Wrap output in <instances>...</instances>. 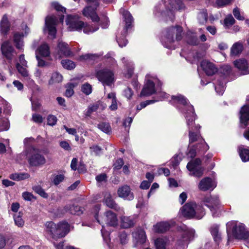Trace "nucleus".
<instances>
[{
	"mask_svg": "<svg viewBox=\"0 0 249 249\" xmlns=\"http://www.w3.org/2000/svg\"><path fill=\"white\" fill-rule=\"evenodd\" d=\"M172 99L174 103H179L183 106V110L189 127V143L197 142L196 145L190 149L188 155L193 158L197 152L202 153L206 152L209 149V146L202 138L199 132H197L200 126L198 124L193 126L195 119L193 106L188 104V100L180 94L173 96Z\"/></svg>",
	"mask_w": 249,
	"mask_h": 249,
	"instance_id": "nucleus-1",
	"label": "nucleus"
},
{
	"mask_svg": "<svg viewBox=\"0 0 249 249\" xmlns=\"http://www.w3.org/2000/svg\"><path fill=\"white\" fill-rule=\"evenodd\" d=\"M66 23L69 31H81L83 29V32L86 34L93 33L99 28V25H89L84 23L76 15H68Z\"/></svg>",
	"mask_w": 249,
	"mask_h": 249,
	"instance_id": "nucleus-2",
	"label": "nucleus"
},
{
	"mask_svg": "<svg viewBox=\"0 0 249 249\" xmlns=\"http://www.w3.org/2000/svg\"><path fill=\"white\" fill-rule=\"evenodd\" d=\"M226 226L228 242L232 239L231 235H230V232L231 231L233 237L245 240L247 246L249 248V232L246 231L244 224L232 221L228 222Z\"/></svg>",
	"mask_w": 249,
	"mask_h": 249,
	"instance_id": "nucleus-3",
	"label": "nucleus"
},
{
	"mask_svg": "<svg viewBox=\"0 0 249 249\" xmlns=\"http://www.w3.org/2000/svg\"><path fill=\"white\" fill-rule=\"evenodd\" d=\"M45 226L46 232L54 240L65 237L70 231V225L65 221L57 224L52 221L47 222Z\"/></svg>",
	"mask_w": 249,
	"mask_h": 249,
	"instance_id": "nucleus-4",
	"label": "nucleus"
},
{
	"mask_svg": "<svg viewBox=\"0 0 249 249\" xmlns=\"http://www.w3.org/2000/svg\"><path fill=\"white\" fill-rule=\"evenodd\" d=\"M182 28L178 25L172 26L166 30L161 38L162 44L166 48L172 49L171 44L175 40L179 41L182 37Z\"/></svg>",
	"mask_w": 249,
	"mask_h": 249,
	"instance_id": "nucleus-5",
	"label": "nucleus"
},
{
	"mask_svg": "<svg viewBox=\"0 0 249 249\" xmlns=\"http://www.w3.org/2000/svg\"><path fill=\"white\" fill-rule=\"evenodd\" d=\"M181 214L185 217L201 219L205 214L203 208L200 205H196L193 202H188L180 209Z\"/></svg>",
	"mask_w": 249,
	"mask_h": 249,
	"instance_id": "nucleus-6",
	"label": "nucleus"
},
{
	"mask_svg": "<svg viewBox=\"0 0 249 249\" xmlns=\"http://www.w3.org/2000/svg\"><path fill=\"white\" fill-rule=\"evenodd\" d=\"M165 9L162 10L161 15L169 17L172 20L174 18L175 12L184 9L185 6L180 0H162Z\"/></svg>",
	"mask_w": 249,
	"mask_h": 249,
	"instance_id": "nucleus-7",
	"label": "nucleus"
},
{
	"mask_svg": "<svg viewBox=\"0 0 249 249\" xmlns=\"http://www.w3.org/2000/svg\"><path fill=\"white\" fill-rule=\"evenodd\" d=\"M182 231L181 237L178 240L177 249H184L189 242L192 240L195 235V231L193 229H189L185 225L180 227Z\"/></svg>",
	"mask_w": 249,
	"mask_h": 249,
	"instance_id": "nucleus-8",
	"label": "nucleus"
},
{
	"mask_svg": "<svg viewBox=\"0 0 249 249\" xmlns=\"http://www.w3.org/2000/svg\"><path fill=\"white\" fill-rule=\"evenodd\" d=\"M88 5L85 7L82 14L84 16L90 18L93 22H98L99 18L96 13L97 7L99 6L98 0H85Z\"/></svg>",
	"mask_w": 249,
	"mask_h": 249,
	"instance_id": "nucleus-9",
	"label": "nucleus"
},
{
	"mask_svg": "<svg viewBox=\"0 0 249 249\" xmlns=\"http://www.w3.org/2000/svg\"><path fill=\"white\" fill-rule=\"evenodd\" d=\"M96 76L104 86L111 87L113 85L115 79L113 73L109 70L103 69L97 71Z\"/></svg>",
	"mask_w": 249,
	"mask_h": 249,
	"instance_id": "nucleus-10",
	"label": "nucleus"
},
{
	"mask_svg": "<svg viewBox=\"0 0 249 249\" xmlns=\"http://www.w3.org/2000/svg\"><path fill=\"white\" fill-rule=\"evenodd\" d=\"M158 79L149 75L146 76V82L141 93V96H150L156 92L155 84H158Z\"/></svg>",
	"mask_w": 249,
	"mask_h": 249,
	"instance_id": "nucleus-11",
	"label": "nucleus"
},
{
	"mask_svg": "<svg viewBox=\"0 0 249 249\" xmlns=\"http://www.w3.org/2000/svg\"><path fill=\"white\" fill-rule=\"evenodd\" d=\"M57 22V19L55 16H48L46 18L45 27L44 31L45 32H48L49 36L52 38L55 37Z\"/></svg>",
	"mask_w": 249,
	"mask_h": 249,
	"instance_id": "nucleus-12",
	"label": "nucleus"
},
{
	"mask_svg": "<svg viewBox=\"0 0 249 249\" xmlns=\"http://www.w3.org/2000/svg\"><path fill=\"white\" fill-rule=\"evenodd\" d=\"M31 154L28 158L29 164L33 166H38L46 163L45 157L35 149H32Z\"/></svg>",
	"mask_w": 249,
	"mask_h": 249,
	"instance_id": "nucleus-13",
	"label": "nucleus"
},
{
	"mask_svg": "<svg viewBox=\"0 0 249 249\" xmlns=\"http://www.w3.org/2000/svg\"><path fill=\"white\" fill-rule=\"evenodd\" d=\"M204 202L212 212L213 216L217 213L220 206V201L217 196H210L205 197Z\"/></svg>",
	"mask_w": 249,
	"mask_h": 249,
	"instance_id": "nucleus-14",
	"label": "nucleus"
},
{
	"mask_svg": "<svg viewBox=\"0 0 249 249\" xmlns=\"http://www.w3.org/2000/svg\"><path fill=\"white\" fill-rule=\"evenodd\" d=\"M201 160L196 159L189 162L187 165V169L191 172V175L196 177H200L203 174V169L200 167Z\"/></svg>",
	"mask_w": 249,
	"mask_h": 249,
	"instance_id": "nucleus-15",
	"label": "nucleus"
},
{
	"mask_svg": "<svg viewBox=\"0 0 249 249\" xmlns=\"http://www.w3.org/2000/svg\"><path fill=\"white\" fill-rule=\"evenodd\" d=\"M135 246L138 247L146 242V235L144 231L141 229H137L132 233Z\"/></svg>",
	"mask_w": 249,
	"mask_h": 249,
	"instance_id": "nucleus-16",
	"label": "nucleus"
},
{
	"mask_svg": "<svg viewBox=\"0 0 249 249\" xmlns=\"http://www.w3.org/2000/svg\"><path fill=\"white\" fill-rule=\"evenodd\" d=\"M175 224V222L173 220L158 222L153 226V230L155 232L162 233L169 230Z\"/></svg>",
	"mask_w": 249,
	"mask_h": 249,
	"instance_id": "nucleus-17",
	"label": "nucleus"
},
{
	"mask_svg": "<svg viewBox=\"0 0 249 249\" xmlns=\"http://www.w3.org/2000/svg\"><path fill=\"white\" fill-rule=\"evenodd\" d=\"M57 53L60 58L68 57L72 54L68 45L60 40L58 42Z\"/></svg>",
	"mask_w": 249,
	"mask_h": 249,
	"instance_id": "nucleus-18",
	"label": "nucleus"
},
{
	"mask_svg": "<svg viewBox=\"0 0 249 249\" xmlns=\"http://www.w3.org/2000/svg\"><path fill=\"white\" fill-rule=\"evenodd\" d=\"M1 49L3 55L8 59H11L16 54L11 43L8 41L3 43Z\"/></svg>",
	"mask_w": 249,
	"mask_h": 249,
	"instance_id": "nucleus-19",
	"label": "nucleus"
},
{
	"mask_svg": "<svg viewBox=\"0 0 249 249\" xmlns=\"http://www.w3.org/2000/svg\"><path fill=\"white\" fill-rule=\"evenodd\" d=\"M216 186V182L210 178L202 179L198 184V188L203 191L213 190Z\"/></svg>",
	"mask_w": 249,
	"mask_h": 249,
	"instance_id": "nucleus-20",
	"label": "nucleus"
},
{
	"mask_svg": "<svg viewBox=\"0 0 249 249\" xmlns=\"http://www.w3.org/2000/svg\"><path fill=\"white\" fill-rule=\"evenodd\" d=\"M233 64L243 74H249V63L246 59L242 58L236 60Z\"/></svg>",
	"mask_w": 249,
	"mask_h": 249,
	"instance_id": "nucleus-21",
	"label": "nucleus"
},
{
	"mask_svg": "<svg viewBox=\"0 0 249 249\" xmlns=\"http://www.w3.org/2000/svg\"><path fill=\"white\" fill-rule=\"evenodd\" d=\"M117 193L119 197L126 200H131L134 197L133 194L131 192L129 186L127 185H124L119 188Z\"/></svg>",
	"mask_w": 249,
	"mask_h": 249,
	"instance_id": "nucleus-22",
	"label": "nucleus"
},
{
	"mask_svg": "<svg viewBox=\"0 0 249 249\" xmlns=\"http://www.w3.org/2000/svg\"><path fill=\"white\" fill-rule=\"evenodd\" d=\"M103 218L106 223L109 226L115 227L118 224L116 214L111 211L106 212Z\"/></svg>",
	"mask_w": 249,
	"mask_h": 249,
	"instance_id": "nucleus-23",
	"label": "nucleus"
},
{
	"mask_svg": "<svg viewBox=\"0 0 249 249\" xmlns=\"http://www.w3.org/2000/svg\"><path fill=\"white\" fill-rule=\"evenodd\" d=\"M201 67L208 75H212L217 71L214 65L208 60H203L201 63Z\"/></svg>",
	"mask_w": 249,
	"mask_h": 249,
	"instance_id": "nucleus-24",
	"label": "nucleus"
},
{
	"mask_svg": "<svg viewBox=\"0 0 249 249\" xmlns=\"http://www.w3.org/2000/svg\"><path fill=\"white\" fill-rule=\"evenodd\" d=\"M120 13L122 14L125 22V26L124 29V34H126L133 21V17L129 12L125 11L124 9H121Z\"/></svg>",
	"mask_w": 249,
	"mask_h": 249,
	"instance_id": "nucleus-25",
	"label": "nucleus"
},
{
	"mask_svg": "<svg viewBox=\"0 0 249 249\" xmlns=\"http://www.w3.org/2000/svg\"><path fill=\"white\" fill-rule=\"evenodd\" d=\"M240 119L241 123L245 126L248 125V122L249 121V105L242 107L240 112Z\"/></svg>",
	"mask_w": 249,
	"mask_h": 249,
	"instance_id": "nucleus-26",
	"label": "nucleus"
},
{
	"mask_svg": "<svg viewBox=\"0 0 249 249\" xmlns=\"http://www.w3.org/2000/svg\"><path fill=\"white\" fill-rule=\"evenodd\" d=\"M243 49V44L242 42L238 41L234 43L231 48V55L232 56H239L242 52Z\"/></svg>",
	"mask_w": 249,
	"mask_h": 249,
	"instance_id": "nucleus-27",
	"label": "nucleus"
},
{
	"mask_svg": "<svg viewBox=\"0 0 249 249\" xmlns=\"http://www.w3.org/2000/svg\"><path fill=\"white\" fill-rule=\"evenodd\" d=\"M104 202L106 205L110 208L113 209L117 211H119L121 210L120 207L118 206L111 198V195L107 193L105 195Z\"/></svg>",
	"mask_w": 249,
	"mask_h": 249,
	"instance_id": "nucleus-28",
	"label": "nucleus"
},
{
	"mask_svg": "<svg viewBox=\"0 0 249 249\" xmlns=\"http://www.w3.org/2000/svg\"><path fill=\"white\" fill-rule=\"evenodd\" d=\"M64 212H69L73 214L80 215L83 213V209L78 206L68 204L64 207Z\"/></svg>",
	"mask_w": 249,
	"mask_h": 249,
	"instance_id": "nucleus-29",
	"label": "nucleus"
},
{
	"mask_svg": "<svg viewBox=\"0 0 249 249\" xmlns=\"http://www.w3.org/2000/svg\"><path fill=\"white\" fill-rule=\"evenodd\" d=\"M50 51L48 45L46 43H42L37 49L36 54H39L43 57H47L50 55Z\"/></svg>",
	"mask_w": 249,
	"mask_h": 249,
	"instance_id": "nucleus-30",
	"label": "nucleus"
},
{
	"mask_svg": "<svg viewBox=\"0 0 249 249\" xmlns=\"http://www.w3.org/2000/svg\"><path fill=\"white\" fill-rule=\"evenodd\" d=\"M24 35L22 33H15L14 35V42L16 48L18 49L21 50L23 47V37Z\"/></svg>",
	"mask_w": 249,
	"mask_h": 249,
	"instance_id": "nucleus-31",
	"label": "nucleus"
},
{
	"mask_svg": "<svg viewBox=\"0 0 249 249\" xmlns=\"http://www.w3.org/2000/svg\"><path fill=\"white\" fill-rule=\"evenodd\" d=\"M16 67L18 72L21 74V75L25 79L27 80H30L31 82H32V80H31L29 71L26 69L27 67L21 66L19 63H17L16 65Z\"/></svg>",
	"mask_w": 249,
	"mask_h": 249,
	"instance_id": "nucleus-32",
	"label": "nucleus"
},
{
	"mask_svg": "<svg viewBox=\"0 0 249 249\" xmlns=\"http://www.w3.org/2000/svg\"><path fill=\"white\" fill-rule=\"evenodd\" d=\"M169 240L167 238H159L155 241V245L156 249H166V246L168 244Z\"/></svg>",
	"mask_w": 249,
	"mask_h": 249,
	"instance_id": "nucleus-33",
	"label": "nucleus"
},
{
	"mask_svg": "<svg viewBox=\"0 0 249 249\" xmlns=\"http://www.w3.org/2000/svg\"><path fill=\"white\" fill-rule=\"evenodd\" d=\"M121 225L124 228H129L133 226L134 220L131 217L122 216L121 218Z\"/></svg>",
	"mask_w": 249,
	"mask_h": 249,
	"instance_id": "nucleus-34",
	"label": "nucleus"
},
{
	"mask_svg": "<svg viewBox=\"0 0 249 249\" xmlns=\"http://www.w3.org/2000/svg\"><path fill=\"white\" fill-rule=\"evenodd\" d=\"M10 24L8 21V17L4 15L0 22V30L3 33H6L8 30Z\"/></svg>",
	"mask_w": 249,
	"mask_h": 249,
	"instance_id": "nucleus-35",
	"label": "nucleus"
},
{
	"mask_svg": "<svg viewBox=\"0 0 249 249\" xmlns=\"http://www.w3.org/2000/svg\"><path fill=\"white\" fill-rule=\"evenodd\" d=\"M239 153L243 161L246 162L249 160V150L248 148L241 146L239 147Z\"/></svg>",
	"mask_w": 249,
	"mask_h": 249,
	"instance_id": "nucleus-36",
	"label": "nucleus"
},
{
	"mask_svg": "<svg viewBox=\"0 0 249 249\" xmlns=\"http://www.w3.org/2000/svg\"><path fill=\"white\" fill-rule=\"evenodd\" d=\"M107 97L108 99L111 100V104L109 107L110 110H116L118 108V105L115 93L114 92L109 93L107 94Z\"/></svg>",
	"mask_w": 249,
	"mask_h": 249,
	"instance_id": "nucleus-37",
	"label": "nucleus"
},
{
	"mask_svg": "<svg viewBox=\"0 0 249 249\" xmlns=\"http://www.w3.org/2000/svg\"><path fill=\"white\" fill-rule=\"evenodd\" d=\"M210 231L214 240L216 243H219L221 240V236L218 232V226L217 225H213L211 228Z\"/></svg>",
	"mask_w": 249,
	"mask_h": 249,
	"instance_id": "nucleus-38",
	"label": "nucleus"
},
{
	"mask_svg": "<svg viewBox=\"0 0 249 249\" xmlns=\"http://www.w3.org/2000/svg\"><path fill=\"white\" fill-rule=\"evenodd\" d=\"M29 177V175L27 173H14L11 174L9 176L10 179L16 181L25 179Z\"/></svg>",
	"mask_w": 249,
	"mask_h": 249,
	"instance_id": "nucleus-39",
	"label": "nucleus"
},
{
	"mask_svg": "<svg viewBox=\"0 0 249 249\" xmlns=\"http://www.w3.org/2000/svg\"><path fill=\"white\" fill-rule=\"evenodd\" d=\"M63 79L62 76L57 72H55L52 74L50 80L49 81V85H53L55 83L62 82Z\"/></svg>",
	"mask_w": 249,
	"mask_h": 249,
	"instance_id": "nucleus-40",
	"label": "nucleus"
},
{
	"mask_svg": "<svg viewBox=\"0 0 249 249\" xmlns=\"http://www.w3.org/2000/svg\"><path fill=\"white\" fill-rule=\"evenodd\" d=\"M225 81L223 79L217 81L215 86L216 92L219 95H222L225 90Z\"/></svg>",
	"mask_w": 249,
	"mask_h": 249,
	"instance_id": "nucleus-41",
	"label": "nucleus"
},
{
	"mask_svg": "<svg viewBox=\"0 0 249 249\" xmlns=\"http://www.w3.org/2000/svg\"><path fill=\"white\" fill-rule=\"evenodd\" d=\"M77 83H70L67 84L65 95L68 97H71L74 93L73 88L77 85Z\"/></svg>",
	"mask_w": 249,
	"mask_h": 249,
	"instance_id": "nucleus-42",
	"label": "nucleus"
},
{
	"mask_svg": "<svg viewBox=\"0 0 249 249\" xmlns=\"http://www.w3.org/2000/svg\"><path fill=\"white\" fill-rule=\"evenodd\" d=\"M99 103L97 102L89 105L87 109L85 115L89 116L93 112L96 111L99 108Z\"/></svg>",
	"mask_w": 249,
	"mask_h": 249,
	"instance_id": "nucleus-43",
	"label": "nucleus"
},
{
	"mask_svg": "<svg viewBox=\"0 0 249 249\" xmlns=\"http://www.w3.org/2000/svg\"><path fill=\"white\" fill-rule=\"evenodd\" d=\"M61 64L64 68L68 70H71L75 67L74 62L70 60H63L61 61Z\"/></svg>",
	"mask_w": 249,
	"mask_h": 249,
	"instance_id": "nucleus-44",
	"label": "nucleus"
},
{
	"mask_svg": "<svg viewBox=\"0 0 249 249\" xmlns=\"http://www.w3.org/2000/svg\"><path fill=\"white\" fill-rule=\"evenodd\" d=\"M33 190L41 196L44 198H47L48 195L45 193L44 190L39 185L35 186L33 187Z\"/></svg>",
	"mask_w": 249,
	"mask_h": 249,
	"instance_id": "nucleus-45",
	"label": "nucleus"
},
{
	"mask_svg": "<svg viewBox=\"0 0 249 249\" xmlns=\"http://www.w3.org/2000/svg\"><path fill=\"white\" fill-rule=\"evenodd\" d=\"M98 127L103 132L108 133L111 131V127L108 123H102L98 124Z\"/></svg>",
	"mask_w": 249,
	"mask_h": 249,
	"instance_id": "nucleus-46",
	"label": "nucleus"
},
{
	"mask_svg": "<svg viewBox=\"0 0 249 249\" xmlns=\"http://www.w3.org/2000/svg\"><path fill=\"white\" fill-rule=\"evenodd\" d=\"M207 13L206 11L203 10L198 15V20L200 24H204L207 20Z\"/></svg>",
	"mask_w": 249,
	"mask_h": 249,
	"instance_id": "nucleus-47",
	"label": "nucleus"
},
{
	"mask_svg": "<svg viewBox=\"0 0 249 249\" xmlns=\"http://www.w3.org/2000/svg\"><path fill=\"white\" fill-rule=\"evenodd\" d=\"M81 91L86 95H88L92 92V87L89 84L85 83L82 86Z\"/></svg>",
	"mask_w": 249,
	"mask_h": 249,
	"instance_id": "nucleus-48",
	"label": "nucleus"
},
{
	"mask_svg": "<svg viewBox=\"0 0 249 249\" xmlns=\"http://www.w3.org/2000/svg\"><path fill=\"white\" fill-rule=\"evenodd\" d=\"M10 124L9 122L7 119H3L1 123L0 124V131H7L9 129Z\"/></svg>",
	"mask_w": 249,
	"mask_h": 249,
	"instance_id": "nucleus-49",
	"label": "nucleus"
},
{
	"mask_svg": "<svg viewBox=\"0 0 249 249\" xmlns=\"http://www.w3.org/2000/svg\"><path fill=\"white\" fill-rule=\"evenodd\" d=\"M235 22V19L231 15L227 16L224 20L225 25L227 27H230Z\"/></svg>",
	"mask_w": 249,
	"mask_h": 249,
	"instance_id": "nucleus-50",
	"label": "nucleus"
},
{
	"mask_svg": "<svg viewBox=\"0 0 249 249\" xmlns=\"http://www.w3.org/2000/svg\"><path fill=\"white\" fill-rule=\"evenodd\" d=\"M97 57V55L92 54H86L80 56L79 59L80 60H95Z\"/></svg>",
	"mask_w": 249,
	"mask_h": 249,
	"instance_id": "nucleus-51",
	"label": "nucleus"
},
{
	"mask_svg": "<svg viewBox=\"0 0 249 249\" xmlns=\"http://www.w3.org/2000/svg\"><path fill=\"white\" fill-rule=\"evenodd\" d=\"M14 221L16 225L19 227H21L24 225V222L19 214L14 216Z\"/></svg>",
	"mask_w": 249,
	"mask_h": 249,
	"instance_id": "nucleus-52",
	"label": "nucleus"
},
{
	"mask_svg": "<svg viewBox=\"0 0 249 249\" xmlns=\"http://www.w3.org/2000/svg\"><path fill=\"white\" fill-rule=\"evenodd\" d=\"M158 101V100H148V101H146L145 102H142L140 104V105L137 106V109L138 110H140L144 108L148 105L154 103Z\"/></svg>",
	"mask_w": 249,
	"mask_h": 249,
	"instance_id": "nucleus-53",
	"label": "nucleus"
},
{
	"mask_svg": "<svg viewBox=\"0 0 249 249\" xmlns=\"http://www.w3.org/2000/svg\"><path fill=\"white\" fill-rule=\"evenodd\" d=\"M57 120V118L55 116L50 115L48 116L47 124L49 125L53 126L56 124Z\"/></svg>",
	"mask_w": 249,
	"mask_h": 249,
	"instance_id": "nucleus-54",
	"label": "nucleus"
},
{
	"mask_svg": "<svg viewBox=\"0 0 249 249\" xmlns=\"http://www.w3.org/2000/svg\"><path fill=\"white\" fill-rule=\"evenodd\" d=\"M22 196L24 200L27 201H31L34 199H36V197L34 195L28 192H24L22 193Z\"/></svg>",
	"mask_w": 249,
	"mask_h": 249,
	"instance_id": "nucleus-55",
	"label": "nucleus"
},
{
	"mask_svg": "<svg viewBox=\"0 0 249 249\" xmlns=\"http://www.w3.org/2000/svg\"><path fill=\"white\" fill-rule=\"evenodd\" d=\"M233 14L234 17L238 20H243L244 19V18L240 14L239 9L237 7L233 10Z\"/></svg>",
	"mask_w": 249,
	"mask_h": 249,
	"instance_id": "nucleus-56",
	"label": "nucleus"
},
{
	"mask_svg": "<svg viewBox=\"0 0 249 249\" xmlns=\"http://www.w3.org/2000/svg\"><path fill=\"white\" fill-rule=\"evenodd\" d=\"M32 120L36 123L41 124L43 121V118L41 115L35 113L32 115Z\"/></svg>",
	"mask_w": 249,
	"mask_h": 249,
	"instance_id": "nucleus-57",
	"label": "nucleus"
},
{
	"mask_svg": "<svg viewBox=\"0 0 249 249\" xmlns=\"http://www.w3.org/2000/svg\"><path fill=\"white\" fill-rule=\"evenodd\" d=\"M52 6L58 12H65L66 9L60 5L58 3L54 2L52 3Z\"/></svg>",
	"mask_w": 249,
	"mask_h": 249,
	"instance_id": "nucleus-58",
	"label": "nucleus"
},
{
	"mask_svg": "<svg viewBox=\"0 0 249 249\" xmlns=\"http://www.w3.org/2000/svg\"><path fill=\"white\" fill-rule=\"evenodd\" d=\"M107 178L106 174L103 173L97 176L96 177V180L98 183H100L103 182H106Z\"/></svg>",
	"mask_w": 249,
	"mask_h": 249,
	"instance_id": "nucleus-59",
	"label": "nucleus"
},
{
	"mask_svg": "<svg viewBox=\"0 0 249 249\" xmlns=\"http://www.w3.org/2000/svg\"><path fill=\"white\" fill-rule=\"evenodd\" d=\"M91 152H93L95 155H98L101 153L102 148L98 145H93L90 147Z\"/></svg>",
	"mask_w": 249,
	"mask_h": 249,
	"instance_id": "nucleus-60",
	"label": "nucleus"
},
{
	"mask_svg": "<svg viewBox=\"0 0 249 249\" xmlns=\"http://www.w3.org/2000/svg\"><path fill=\"white\" fill-rule=\"evenodd\" d=\"M117 42L119 46L123 47L125 46L127 43V40L125 39L124 36L122 37H117Z\"/></svg>",
	"mask_w": 249,
	"mask_h": 249,
	"instance_id": "nucleus-61",
	"label": "nucleus"
},
{
	"mask_svg": "<svg viewBox=\"0 0 249 249\" xmlns=\"http://www.w3.org/2000/svg\"><path fill=\"white\" fill-rule=\"evenodd\" d=\"M64 179V176L63 175H59L55 176L53 179V183L55 185H58L62 182Z\"/></svg>",
	"mask_w": 249,
	"mask_h": 249,
	"instance_id": "nucleus-62",
	"label": "nucleus"
},
{
	"mask_svg": "<svg viewBox=\"0 0 249 249\" xmlns=\"http://www.w3.org/2000/svg\"><path fill=\"white\" fill-rule=\"evenodd\" d=\"M124 164V161L122 159H118L114 164V168L116 169H120Z\"/></svg>",
	"mask_w": 249,
	"mask_h": 249,
	"instance_id": "nucleus-63",
	"label": "nucleus"
},
{
	"mask_svg": "<svg viewBox=\"0 0 249 249\" xmlns=\"http://www.w3.org/2000/svg\"><path fill=\"white\" fill-rule=\"evenodd\" d=\"M120 239L122 244L126 243L127 241V235L125 232L123 231L121 232L120 234Z\"/></svg>",
	"mask_w": 249,
	"mask_h": 249,
	"instance_id": "nucleus-64",
	"label": "nucleus"
}]
</instances>
